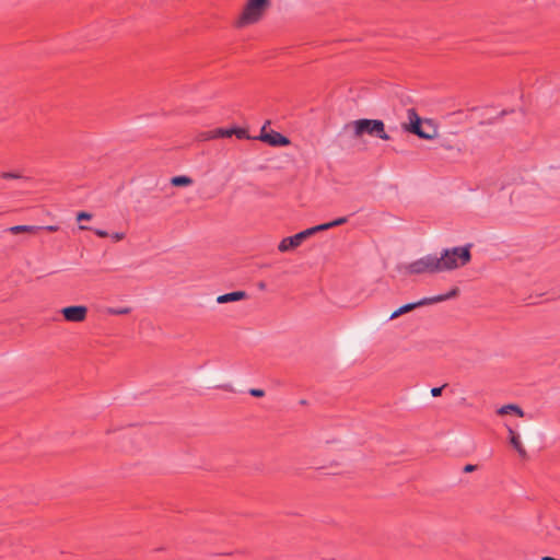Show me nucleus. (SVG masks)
Here are the masks:
<instances>
[{
  "label": "nucleus",
  "instance_id": "nucleus-16",
  "mask_svg": "<svg viewBox=\"0 0 560 560\" xmlns=\"http://www.w3.org/2000/svg\"><path fill=\"white\" fill-rule=\"evenodd\" d=\"M510 443L511 445L514 447V450L518 453L520 457L522 458H526L527 457V452L526 450L524 448L521 440H520V435H513L510 438Z\"/></svg>",
  "mask_w": 560,
  "mask_h": 560
},
{
  "label": "nucleus",
  "instance_id": "nucleus-28",
  "mask_svg": "<svg viewBox=\"0 0 560 560\" xmlns=\"http://www.w3.org/2000/svg\"><path fill=\"white\" fill-rule=\"evenodd\" d=\"M510 438L513 435H518L511 427H508Z\"/></svg>",
  "mask_w": 560,
  "mask_h": 560
},
{
  "label": "nucleus",
  "instance_id": "nucleus-6",
  "mask_svg": "<svg viewBox=\"0 0 560 560\" xmlns=\"http://www.w3.org/2000/svg\"><path fill=\"white\" fill-rule=\"evenodd\" d=\"M317 226H313L296 233L293 236L282 238V252L292 250L299 247L306 238L317 233Z\"/></svg>",
  "mask_w": 560,
  "mask_h": 560
},
{
  "label": "nucleus",
  "instance_id": "nucleus-12",
  "mask_svg": "<svg viewBox=\"0 0 560 560\" xmlns=\"http://www.w3.org/2000/svg\"><path fill=\"white\" fill-rule=\"evenodd\" d=\"M458 292H459L458 288H453L450 292H447L445 294H440V295H435L432 298H424V299H425L427 305H430V304L451 300V299L457 296Z\"/></svg>",
  "mask_w": 560,
  "mask_h": 560
},
{
  "label": "nucleus",
  "instance_id": "nucleus-22",
  "mask_svg": "<svg viewBox=\"0 0 560 560\" xmlns=\"http://www.w3.org/2000/svg\"><path fill=\"white\" fill-rule=\"evenodd\" d=\"M92 213L90 212H86V211H80L77 213V221L78 222H82V221H89L92 219Z\"/></svg>",
  "mask_w": 560,
  "mask_h": 560
},
{
  "label": "nucleus",
  "instance_id": "nucleus-10",
  "mask_svg": "<svg viewBox=\"0 0 560 560\" xmlns=\"http://www.w3.org/2000/svg\"><path fill=\"white\" fill-rule=\"evenodd\" d=\"M247 298V293L245 291H233L229 293L221 294L217 298V303L225 304L231 302L241 301Z\"/></svg>",
  "mask_w": 560,
  "mask_h": 560
},
{
  "label": "nucleus",
  "instance_id": "nucleus-8",
  "mask_svg": "<svg viewBox=\"0 0 560 560\" xmlns=\"http://www.w3.org/2000/svg\"><path fill=\"white\" fill-rule=\"evenodd\" d=\"M270 121H266V124L261 127L259 136L253 137L254 140H260L271 147H280V132L276 130H267V125Z\"/></svg>",
  "mask_w": 560,
  "mask_h": 560
},
{
  "label": "nucleus",
  "instance_id": "nucleus-4",
  "mask_svg": "<svg viewBox=\"0 0 560 560\" xmlns=\"http://www.w3.org/2000/svg\"><path fill=\"white\" fill-rule=\"evenodd\" d=\"M351 128L353 130V137L360 138L363 135H369L382 140H389V135L385 131V124L380 119H368L362 118L353 120L346 125V129Z\"/></svg>",
  "mask_w": 560,
  "mask_h": 560
},
{
  "label": "nucleus",
  "instance_id": "nucleus-29",
  "mask_svg": "<svg viewBox=\"0 0 560 560\" xmlns=\"http://www.w3.org/2000/svg\"><path fill=\"white\" fill-rule=\"evenodd\" d=\"M257 287H258L260 290H264V289L266 288V282H264V281H259V282L257 283Z\"/></svg>",
  "mask_w": 560,
  "mask_h": 560
},
{
  "label": "nucleus",
  "instance_id": "nucleus-5",
  "mask_svg": "<svg viewBox=\"0 0 560 560\" xmlns=\"http://www.w3.org/2000/svg\"><path fill=\"white\" fill-rule=\"evenodd\" d=\"M441 266L439 265L438 255L429 254L418 260H415L407 265L405 268L408 273L420 275L424 272L436 273L441 272Z\"/></svg>",
  "mask_w": 560,
  "mask_h": 560
},
{
  "label": "nucleus",
  "instance_id": "nucleus-26",
  "mask_svg": "<svg viewBox=\"0 0 560 560\" xmlns=\"http://www.w3.org/2000/svg\"><path fill=\"white\" fill-rule=\"evenodd\" d=\"M112 237L114 241L119 242L125 238V233L116 232V233L112 234Z\"/></svg>",
  "mask_w": 560,
  "mask_h": 560
},
{
  "label": "nucleus",
  "instance_id": "nucleus-21",
  "mask_svg": "<svg viewBox=\"0 0 560 560\" xmlns=\"http://www.w3.org/2000/svg\"><path fill=\"white\" fill-rule=\"evenodd\" d=\"M0 177L3 178V179H18V178H21V174L19 173H15V172H2L0 174Z\"/></svg>",
  "mask_w": 560,
  "mask_h": 560
},
{
  "label": "nucleus",
  "instance_id": "nucleus-18",
  "mask_svg": "<svg viewBox=\"0 0 560 560\" xmlns=\"http://www.w3.org/2000/svg\"><path fill=\"white\" fill-rule=\"evenodd\" d=\"M232 136H235L237 139H253V137L249 136L248 130L243 127L232 126Z\"/></svg>",
  "mask_w": 560,
  "mask_h": 560
},
{
  "label": "nucleus",
  "instance_id": "nucleus-27",
  "mask_svg": "<svg viewBox=\"0 0 560 560\" xmlns=\"http://www.w3.org/2000/svg\"><path fill=\"white\" fill-rule=\"evenodd\" d=\"M476 469V466L475 465H471V464H467L465 467H464V471L465 472H471Z\"/></svg>",
  "mask_w": 560,
  "mask_h": 560
},
{
  "label": "nucleus",
  "instance_id": "nucleus-11",
  "mask_svg": "<svg viewBox=\"0 0 560 560\" xmlns=\"http://www.w3.org/2000/svg\"><path fill=\"white\" fill-rule=\"evenodd\" d=\"M427 305V302H425V299H421L420 301L418 302H412V303H408V304H405L402 306H400L398 310H396L390 316H389V319H395L408 312H411L413 310H416L417 307H420V306H424Z\"/></svg>",
  "mask_w": 560,
  "mask_h": 560
},
{
  "label": "nucleus",
  "instance_id": "nucleus-19",
  "mask_svg": "<svg viewBox=\"0 0 560 560\" xmlns=\"http://www.w3.org/2000/svg\"><path fill=\"white\" fill-rule=\"evenodd\" d=\"M107 314L109 315H127L131 312L130 307H108Z\"/></svg>",
  "mask_w": 560,
  "mask_h": 560
},
{
  "label": "nucleus",
  "instance_id": "nucleus-20",
  "mask_svg": "<svg viewBox=\"0 0 560 560\" xmlns=\"http://www.w3.org/2000/svg\"><path fill=\"white\" fill-rule=\"evenodd\" d=\"M79 229L80 230H86V231H93L95 233V235H97L98 237H107L109 234L105 231V230H101V229H93L91 226H86V225H79Z\"/></svg>",
  "mask_w": 560,
  "mask_h": 560
},
{
  "label": "nucleus",
  "instance_id": "nucleus-3",
  "mask_svg": "<svg viewBox=\"0 0 560 560\" xmlns=\"http://www.w3.org/2000/svg\"><path fill=\"white\" fill-rule=\"evenodd\" d=\"M471 244L443 249L438 256L441 272L450 271L467 265L471 260Z\"/></svg>",
  "mask_w": 560,
  "mask_h": 560
},
{
  "label": "nucleus",
  "instance_id": "nucleus-25",
  "mask_svg": "<svg viewBox=\"0 0 560 560\" xmlns=\"http://www.w3.org/2000/svg\"><path fill=\"white\" fill-rule=\"evenodd\" d=\"M45 230L48 232H57L59 230L58 225H46V226H37V231Z\"/></svg>",
  "mask_w": 560,
  "mask_h": 560
},
{
  "label": "nucleus",
  "instance_id": "nucleus-24",
  "mask_svg": "<svg viewBox=\"0 0 560 560\" xmlns=\"http://www.w3.org/2000/svg\"><path fill=\"white\" fill-rule=\"evenodd\" d=\"M445 387H446V384H444V385H442V386H440V387H433V388L431 389V395H432L433 397H439V396H441V394H442V392H443V389H444Z\"/></svg>",
  "mask_w": 560,
  "mask_h": 560
},
{
  "label": "nucleus",
  "instance_id": "nucleus-23",
  "mask_svg": "<svg viewBox=\"0 0 560 560\" xmlns=\"http://www.w3.org/2000/svg\"><path fill=\"white\" fill-rule=\"evenodd\" d=\"M254 397H264L265 390L260 388H250L248 392Z\"/></svg>",
  "mask_w": 560,
  "mask_h": 560
},
{
  "label": "nucleus",
  "instance_id": "nucleus-2",
  "mask_svg": "<svg viewBox=\"0 0 560 560\" xmlns=\"http://www.w3.org/2000/svg\"><path fill=\"white\" fill-rule=\"evenodd\" d=\"M271 8V0H246L244 8L234 22V26L243 28L260 22Z\"/></svg>",
  "mask_w": 560,
  "mask_h": 560
},
{
  "label": "nucleus",
  "instance_id": "nucleus-1",
  "mask_svg": "<svg viewBox=\"0 0 560 560\" xmlns=\"http://www.w3.org/2000/svg\"><path fill=\"white\" fill-rule=\"evenodd\" d=\"M407 122L401 124V128L421 139L431 140L438 137V127L431 119H422L415 108L407 109Z\"/></svg>",
  "mask_w": 560,
  "mask_h": 560
},
{
  "label": "nucleus",
  "instance_id": "nucleus-30",
  "mask_svg": "<svg viewBox=\"0 0 560 560\" xmlns=\"http://www.w3.org/2000/svg\"><path fill=\"white\" fill-rule=\"evenodd\" d=\"M290 141L287 137L282 136V147L289 144Z\"/></svg>",
  "mask_w": 560,
  "mask_h": 560
},
{
  "label": "nucleus",
  "instance_id": "nucleus-14",
  "mask_svg": "<svg viewBox=\"0 0 560 560\" xmlns=\"http://www.w3.org/2000/svg\"><path fill=\"white\" fill-rule=\"evenodd\" d=\"M192 183V178L186 175H177L171 178V184L175 187H187Z\"/></svg>",
  "mask_w": 560,
  "mask_h": 560
},
{
  "label": "nucleus",
  "instance_id": "nucleus-7",
  "mask_svg": "<svg viewBox=\"0 0 560 560\" xmlns=\"http://www.w3.org/2000/svg\"><path fill=\"white\" fill-rule=\"evenodd\" d=\"M61 314L67 322L81 323L86 318L88 307L84 305H70L63 307Z\"/></svg>",
  "mask_w": 560,
  "mask_h": 560
},
{
  "label": "nucleus",
  "instance_id": "nucleus-9",
  "mask_svg": "<svg viewBox=\"0 0 560 560\" xmlns=\"http://www.w3.org/2000/svg\"><path fill=\"white\" fill-rule=\"evenodd\" d=\"M232 137V127L229 128H215L213 130L201 133V140H212L219 138Z\"/></svg>",
  "mask_w": 560,
  "mask_h": 560
},
{
  "label": "nucleus",
  "instance_id": "nucleus-17",
  "mask_svg": "<svg viewBox=\"0 0 560 560\" xmlns=\"http://www.w3.org/2000/svg\"><path fill=\"white\" fill-rule=\"evenodd\" d=\"M9 231L16 235V234H20V233H34L37 231V226L35 225H14V226H11L9 229Z\"/></svg>",
  "mask_w": 560,
  "mask_h": 560
},
{
  "label": "nucleus",
  "instance_id": "nucleus-15",
  "mask_svg": "<svg viewBox=\"0 0 560 560\" xmlns=\"http://www.w3.org/2000/svg\"><path fill=\"white\" fill-rule=\"evenodd\" d=\"M348 222V218L347 217H340L334 221H330V222H327V223H323V224H318L316 225L317 226V230L318 232H322V231H326V230H329L331 228H335V226H339V225H342L345 223Z\"/></svg>",
  "mask_w": 560,
  "mask_h": 560
},
{
  "label": "nucleus",
  "instance_id": "nucleus-13",
  "mask_svg": "<svg viewBox=\"0 0 560 560\" xmlns=\"http://www.w3.org/2000/svg\"><path fill=\"white\" fill-rule=\"evenodd\" d=\"M511 412H514L518 417L524 416V411L522 410V408L514 404H509V405L502 406L500 409H498V413L501 416H504V415H508Z\"/></svg>",
  "mask_w": 560,
  "mask_h": 560
}]
</instances>
